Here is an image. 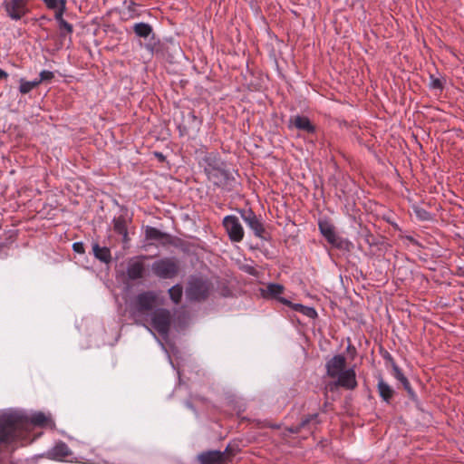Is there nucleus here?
Listing matches in <instances>:
<instances>
[{
  "label": "nucleus",
  "mask_w": 464,
  "mask_h": 464,
  "mask_svg": "<svg viewBox=\"0 0 464 464\" xmlns=\"http://www.w3.org/2000/svg\"><path fill=\"white\" fill-rule=\"evenodd\" d=\"M32 426L53 428L54 422L49 415L41 411L30 416L19 411H9L0 414V447L16 441L27 443Z\"/></svg>",
  "instance_id": "nucleus-1"
},
{
  "label": "nucleus",
  "mask_w": 464,
  "mask_h": 464,
  "mask_svg": "<svg viewBox=\"0 0 464 464\" xmlns=\"http://www.w3.org/2000/svg\"><path fill=\"white\" fill-rule=\"evenodd\" d=\"M158 295L153 291H145L135 295L128 305L130 317L135 324L144 326L154 336L152 330L146 324L154 307L159 304Z\"/></svg>",
  "instance_id": "nucleus-2"
},
{
  "label": "nucleus",
  "mask_w": 464,
  "mask_h": 464,
  "mask_svg": "<svg viewBox=\"0 0 464 464\" xmlns=\"http://www.w3.org/2000/svg\"><path fill=\"white\" fill-rule=\"evenodd\" d=\"M204 170L208 179L216 187L231 190L236 183L233 174L227 169L226 163L215 155L204 159Z\"/></svg>",
  "instance_id": "nucleus-3"
},
{
  "label": "nucleus",
  "mask_w": 464,
  "mask_h": 464,
  "mask_svg": "<svg viewBox=\"0 0 464 464\" xmlns=\"http://www.w3.org/2000/svg\"><path fill=\"white\" fill-rule=\"evenodd\" d=\"M213 290V284L207 277L191 276L188 281L186 296L190 301L206 300Z\"/></svg>",
  "instance_id": "nucleus-4"
},
{
  "label": "nucleus",
  "mask_w": 464,
  "mask_h": 464,
  "mask_svg": "<svg viewBox=\"0 0 464 464\" xmlns=\"http://www.w3.org/2000/svg\"><path fill=\"white\" fill-rule=\"evenodd\" d=\"M153 274L161 279H170L179 273V265L174 258L164 257L156 260L152 266Z\"/></svg>",
  "instance_id": "nucleus-5"
},
{
  "label": "nucleus",
  "mask_w": 464,
  "mask_h": 464,
  "mask_svg": "<svg viewBox=\"0 0 464 464\" xmlns=\"http://www.w3.org/2000/svg\"><path fill=\"white\" fill-rule=\"evenodd\" d=\"M152 327L163 337L168 336L171 324V314L164 308L155 309L150 314Z\"/></svg>",
  "instance_id": "nucleus-6"
},
{
  "label": "nucleus",
  "mask_w": 464,
  "mask_h": 464,
  "mask_svg": "<svg viewBox=\"0 0 464 464\" xmlns=\"http://www.w3.org/2000/svg\"><path fill=\"white\" fill-rule=\"evenodd\" d=\"M222 225L231 242L239 243L243 240L245 231L239 218L235 215L224 217Z\"/></svg>",
  "instance_id": "nucleus-7"
},
{
  "label": "nucleus",
  "mask_w": 464,
  "mask_h": 464,
  "mask_svg": "<svg viewBox=\"0 0 464 464\" xmlns=\"http://www.w3.org/2000/svg\"><path fill=\"white\" fill-rule=\"evenodd\" d=\"M30 0H4L3 7L12 20L18 21L29 13Z\"/></svg>",
  "instance_id": "nucleus-8"
},
{
  "label": "nucleus",
  "mask_w": 464,
  "mask_h": 464,
  "mask_svg": "<svg viewBox=\"0 0 464 464\" xmlns=\"http://www.w3.org/2000/svg\"><path fill=\"white\" fill-rule=\"evenodd\" d=\"M242 219L246 224V226L252 229L254 235L256 237L264 238L265 236V227L261 221V219L255 214L252 209H243L239 211Z\"/></svg>",
  "instance_id": "nucleus-9"
},
{
  "label": "nucleus",
  "mask_w": 464,
  "mask_h": 464,
  "mask_svg": "<svg viewBox=\"0 0 464 464\" xmlns=\"http://www.w3.org/2000/svg\"><path fill=\"white\" fill-rule=\"evenodd\" d=\"M48 456L51 459L58 461H69L73 462L77 460L73 452L70 448L63 441L56 443L49 451Z\"/></svg>",
  "instance_id": "nucleus-10"
},
{
  "label": "nucleus",
  "mask_w": 464,
  "mask_h": 464,
  "mask_svg": "<svg viewBox=\"0 0 464 464\" xmlns=\"http://www.w3.org/2000/svg\"><path fill=\"white\" fill-rule=\"evenodd\" d=\"M318 227L321 234L329 244L336 247L342 246V240L336 234L334 226L329 220L320 219L318 222Z\"/></svg>",
  "instance_id": "nucleus-11"
},
{
  "label": "nucleus",
  "mask_w": 464,
  "mask_h": 464,
  "mask_svg": "<svg viewBox=\"0 0 464 464\" xmlns=\"http://www.w3.org/2000/svg\"><path fill=\"white\" fill-rule=\"evenodd\" d=\"M146 258L147 256H141L129 261L126 271L129 279L138 280L143 277L146 267L142 260Z\"/></svg>",
  "instance_id": "nucleus-12"
},
{
  "label": "nucleus",
  "mask_w": 464,
  "mask_h": 464,
  "mask_svg": "<svg viewBox=\"0 0 464 464\" xmlns=\"http://www.w3.org/2000/svg\"><path fill=\"white\" fill-rule=\"evenodd\" d=\"M335 385L346 390H354L357 387L356 372L353 368L345 369L337 375Z\"/></svg>",
  "instance_id": "nucleus-13"
},
{
  "label": "nucleus",
  "mask_w": 464,
  "mask_h": 464,
  "mask_svg": "<svg viewBox=\"0 0 464 464\" xmlns=\"http://www.w3.org/2000/svg\"><path fill=\"white\" fill-rule=\"evenodd\" d=\"M288 128H295L307 133L315 132V126L311 122L308 117L303 115H295L289 119Z\"/></svg>",
  "instance_id": "nucleus-14"
},
{
  "label": "nucleus",
  "mask_w": 464,
  "mask_h": 464,
  "mask_svg": "<svg viewBox=\"0 0 464 464\" xmlns=\"http://www.w3.org/2000/svg\"><path fill=\"white\" fill-rule=\"evenodd\" d=\"M346 359L343 355L338 354L334 356L326 362V372L331 378H335L345 370Z\"/></svg>",
  "instance_id": "nucleus-15"
},
{
  "label": "nucleus",
  "mask_w": 464,
  "mask_h": 464,
  "mask_svg": "<svg viewBox=\"0 0 464 464\" xmlns=\"http://www.w3.org/2000/svg\"><path fill=\"white\" fill-rule=\"evenodd\" d=\"M185 121H187L188 125L179 127L180 135L188 134L189 130L194 131L199 130L202 121L196 116L194 111H189L185 118Z\"/></svg>",
  "instance_id": "nucleus-16"
},
{
  "label": "nucleus",
  "mask_w": 464,
  "mask_h": 464,
  "mask_svg": "<svg viewBox=\"0 0 464 464\" xmlns=\"http://www.w3.org/2000/svg\"><path fill=\"white\" fill-rule=\"evenodd\" d=\"M280 302L290 308H292L295 312H299L308 318L314 319L317 316V313L314 307L305 306L301 304H295L285 298H280Z\"/></svg>",
  "instance_id": "nucleus-17"
},
{
  "label": "nucleus",
  "mask_w": 464,
  "mask_h": 464,
  "mask_svg": "<svg viewBox=\"0 0 464 464\" xmlns=\"http://www.w3.org/2000/svg\"><path fill=\"white\" fill-rule=\"evenodd\" d=\"M200 464H223L224 453L218 450L203 452L198 456Z\"/></svg>",
  "instance_id": "nucleus-18"
},
{
  "label": "nucleus",
  "mask_w": 464,
  "mask_h": 464,
  "mask_svg": "<svg viewBox=\"0 0 464 464\" xmlns=\"http://www.w3.org/2000/svg\"><path fill=\"white\" fill-rule=\"evenodd\" d=\"M94 256L103 263H109L111 260V250L106 246H100L97 243L92 245Z\"/></svg>",
  "instance_id": "nucleus-19"
},
{
  "label": "nucleus",
  "mask_w": 464,
  "mask_h": 464,
  "mask_svg": "<svg viewBox=\"0 0 464 464\" xmlns=\"http://www.w3.org/2000/svg\"><path fill=\"white\" fill-rule=\"evenodd\" d=\"M46 7L50 10H53L54 14L65 13L66 11V0H43Z\"/></svg>",
  "instance_id": "nucleus-20"
},
{
  "label": "nucleus",
  "mask_w": 464,
  "mask_h": 464,
  "mask_svg": "<svg viewBox=\"0 0 464 464\" xmlns=\"http://www.w3.org/2000/svg\"><path fill=\"white\" fill-rule=\"evenodd\" d=\"M377 387L380 396L382 398V400L386 402H389L393 395V390L391 388V386L382 379H380Z\"/></svg>",
  "instance_id": "nucleus-21"
},
{
  "label": "nucleus",
  "mask_w": 464,
  "mask_h": 464,
  "mask_svg": "<svg viewBox=\"0 0 464 464\" xmlns=\"http://www.w3.org/2000/svg\"><path fill=\"white\" fill-rule=\"evenodd\" d=\"M135 34L140 38H147L152 34V27L147 23H137L133 25Z\"/></svg>",
  "instance_id": "nucleus-22"
},
{
  "label": "nucleus",
  "mask_w": 464,
  "mask_h": 464,
  "mask_svg": "<svg viewBox=\"0 0 464 464\" xmlns=\"http://www.w3.org/2000/svg\"><path fill=\"white\" fill-rule=\"evenodd\" d=\"M113 229L117 234L122 236V240L124 243L129 241L127 226L123 218H118L114 220Z\"/></svg>",
  "instance_id": "nucleus-23"
},
{
  "label": "nucleus",
  "mask_w": 464,
  "mask_h": 464,
  "mask_svg": "<svg viewBox=\"0 0 464 464\" xmlns=\"http://www.w3.org/2000/svg\"><path fill=\"white\" fill-rule=\"evenodd\" d=\"M169 295L171 301L178 304L182 298L183 295V287L180 285H175L169 289Z\"/></svg>",
  "instance_id": "nucleus-24"
},
{
  "label": "nucleus",
  "mask_w": 464,
  "mask_h": 464,
  "mask_svg": "<svg viewBox=\"0 0 464 464\" xmlns=\"http://www.w3.org/2000/svg\"><path fill=\"white\" fill-rule=\"evenodd\" d=\"M64 13L54 14V19L56 20L61 31H64L66 34L72 33V25L63 19Z\"/></svg>",
  "instance_id": "nucleus-25"
},
{
  "label": "nucleus",
  "mask_w": 464,
  "mask_h": 464,
  "mask_svg": "<svg viewBox=\"0 0 464 464\" xmlns=\"http://www.w3.org/2000/svg\"><path fill=\"white\" fill-rule=\"evenodd\" d=\"M284 287L278 284H269L266 287V294L271 297L277 298L280 301L279 295L283 293Z\"/></svg>",
  "instance_id": "nucleus-26"
},
{
  "label": "nucleus",
  "mask_w": 464,
  "mask_h": 464,
  "mask_svg": "<svg viewBox=\"0 0 464 464\" xmlns=\"http://www.w3.org/2000/svg\"><path fill=\"white\" fill-rule=\"evenodd\" d=\"M165 234L156 227H148L146 228V237L149 239L161 240Z\"/></svg>",
  "instance_id": "nucleus-27"
},
{
  "label": "nucleus",
  "mask_w": 464,
  "mask_h": 464,
  "mask_svg": "<svg viewBox=\"0 0 464 464\" xmlns=\"http://www.w3.org/2000/svg\"><path fill=\"white\" fill-rule=\"evenodd\" d=\"M393 372H394V377L402 383L405 389H410V382L408 379L404 376L401 369L396 365L393 364Z\"/></svg>",
  "instance_id": "nucleus-28"
},
{
  "label": "nucleus",
  "mask_w": 464,
  "mask_h": 464,
  "mask_svg": "<svg viewBox=\"0 0 464 464\" xmlns=\"http://www.w3.org/2000/svg\"><path fill=\"white\" fill-rule=\"evenodd\" d=\"M316 419H317V414L310 415L309 417H307L304 420H303L298 426L292 427V428L289 429V430L291 432H293V433H296V432H298L301 430V428L305 427L312 420H316Z\"/></svg>",
  "instance_id": "nucleus-29"
},
{
  "label": "nucleus",
  "mask_w": 464,
  "mask_h": 464,
  "mask_svg": "<svg viewBox=\"0 0 464 464\" xmlns=\"http://www.w3.org/2000/svg\"><path fill=\"white\" fill-rule=\"evenodd\" d=\"M33 89V85H31V82L29 81H25L24 79L20 80V86H19V92L22 94H26L30 92Z\"/></svg>",
  "instance_id": "nucleus-30"
},
{
  "label": "nucleus",
  "mask_w": 464,
  "mask_h": 464,
  "mask_svg": "<svg viewBox=\"0 0 464 464\" xmlns=\"http://www.w3.org/2000/svg\"><path fill=\"white\" fill-rule=\"evenodd\" d=\"M430 86L431 89L442 90L443 83H442L441 80H440L439 78H435L434 76L431 75L430 76Z\"/></svg>",
  "instance_id": "nucleus-31"
},
{
  "label": "nucleus",
  "mask_w": 464,
  "mask_h": 464,
  "mask_svg": "<svg viewBox=\"0 0 464 464\" xmlns=\"http://www.w3.org/2000/svg\"><path fill=\"white\" fill-rule=\"evenodd\" d=\"M40 81L47 82L51 81L54 77V73L51 71L44 70L39 73Z\"/></svg>",
  "instance_id": "nucleus-32"
},
{
  "label": "nucleus",
  "mask_w": 464,
  "mask_h": 464,
  "mask_svg": "<svg viewBox=\"0 0 464 464\" xmlns=\"http://www.w3.org/2000/svg\"><path fill=\"white\" fill-rule=\"evenodd\" d=\"M415 212H416L417 217L420 218V219H422V220L430 219V214L426 210H424L422 208H419V209H416Z\"/></svg>",
  "instance_id": "nucleus-33"
},
{
  "label": "nucleus",
  "mask_w": 464,
  "mask_h": 464,
  "mask_svg": "<svg viewBox=\"0 0 464 464\" xmlns=\"http://www.w3.org/2000/svg\"><path fill=\"white\" fill-rule=\"evenodd\" d=\"M125 5H127V8L130 13L135 12V7L137 6L136 3H134L132 0H130L129 2L125 1Z\"/></svg>",
  "instance_id": "nucleus-34"
},
{
  "label": "nucleus",
  "mask_w": 464,
  "mask_h": 464,
  "mask_svg": "<svg viewBox=\"0 0 464 464\" xmlns=\"http://www.w3.org/2000/svg\"><path fill=\"white\" fill-rule=\"evenodd\" d=\"M72 248L77 253H82L83 252V246L82 243L76 242L73 243Z\"/></svg>",
  "instance_id": "nucleus-35"
},
{
  "label": "nucleus",
  "mask_w": 464,
  "mask_h": 464,
  "mask_svg": "<svg viewBox=\"0 0 464 464\" xmlns=\"http://www.w3.org/2000/svg\"><path fill=\"white\" fill-rule=\"evenodd\" d=\"M29 82H31V85H33L34 88L37 87L40 83L43 82V81H40V77L38 79Z\"/></svg>",
  "instance_id": "nucleus-36"
},
{
  "label": "nucleus",
  "mask_w": 464,
  "mask_h": 464,
  "mask_svg": "<svg viewBox=\"0 0 464 464\" xmlns=\"http://www.w3.org/2000/svg\"><path fill=\"white\" fill-rule=\"evenodd\" d=\"M7 77V73L0 69V79Z\"/></svg>",
  "instance_id": "nucleus-37"
}]
</instances>
